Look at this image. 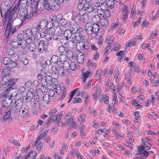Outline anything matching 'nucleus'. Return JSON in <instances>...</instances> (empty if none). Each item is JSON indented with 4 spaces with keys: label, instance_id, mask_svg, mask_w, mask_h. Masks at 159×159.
I'll return each instance as SVG.
<instances>
[{
    "label": "nucleus",
    "instance_id": "1",
    "mask_svg": "<svg viewBox=\"0 0 159 159\" xmlns=\"http://www.w3.org/2000/svg\"><path fill=\"white\" fill-rule=\"evenodd\" d=\"M22 1L23 0H19L17 5H15L13 7H11L7 10L4 14V19L6 20L7 18L8 19L7 26L4 34L5 39L7 41L16 31V28H12L11 21L12 19L13 20L17 17L20 8L19 5L20 2Z\"/></svg>",
    "mask_w": 159,
    "mask_h": 159
},
{
    "label": "nucleus",
    "instance_id": "2",
    "mask_svg": "<svg viewBox=\"0 0 159 159\" xmlns=\"http://www.w3.org/2000/svg\"><path fill=\"white\" fill-rule=\"evenodd\" d=\"M15 83L13 82H2L0 85V90L3 91L7 89L3 93V95L5 97L4 100L7 101V100L10 101L9 102H11L12 93H10L11 90V88L14 85Z\"/></svg>",
    "mask_w": 159,
    "mask_h": 159
},
{
    "label": "nucleus",
    "instance_id": "3",
    "mask_svg": "<svg viewBox=\"0 0 159 159\" xmlns=\"http://www.w3.org/2000/svg\"><path fill=\"white\" fill-rule=\"evenodd\" d=\"M16 103L15 108L16 110L15 112H17L19 111V115L21 117H26L28 115V113L29 110V107L26 105H22L21 102L20 103L18 102L17 101Z\"/></svg>",
    "mask_w": 159,
    "mask_h": 159
},
{
    "label": "nucleus",
    "instance_id": "4",
    "mask_svg": "<svg viewBox=\"0 0 159 159\" xmlns=\"http://www.w3.org/2000/svg\"><path fill=\"white\" fill-rule=\"evenodd\" d=\"M18 58L19 56L17 55L11 56L10 58L5 57L3 59V63L4 65H7L8 67L10 68H13L17 66L16 61Z\"/></svg>",
    "mask_w": 159,
    "mask_h": 159
},
{
    "label": "nucleus",
    "instance_id": "5",
    "mask_svg": "<svg viewBox=\"0 0 159 159\" xmlns=\"http://www.w3.org/2000/svg\"><path fill=\"white\" fill-rule=\"evenodd\" d=\"M40 4V7L39 8L38 7V1L36 0H31V3L30 4V10H34V12H37V10L38 9L39 11H42L43 9H45L46 10H50L51 9L52 10H57L59 9L60 7V6L57 4V5L55 6V5H53V8L51 9H46L45 7H43V6L42 5V3L41 2L40 0H39ZM48 2L51 5H52V4L50 3L49 2Z\"/></svg>",
    "mask_w": 159,
    "mask_h": 159
},
{
    "label": "nucleus",
    "instance_id": "6",
    "mask_svg": "<svg viewBox=\"0 0 159 159\" xmlns=\"http://www.w3.org/2000/svg\"><path fill=\"white\" fill-rule=\"evenodd\" d=\"M64 123L61 122L58 124V126L61 127L63 126H66L71 124V123L74 121L75 119L70 112H68L65 114L64 117Z\"/></svg>",
    "mask_w": 159,
    "mask_h": 159
},
{
    "label": "nucleus",
    "instance_id": "7",
    "mask_svg": "<svg viewBox=\"0 0 159 159\" xmlns=\"http://www.w3.org/2000/svg\"><path fill=\"white\" fill-rule=\"evenodd\" d=\"M60 20V30L61 31H64L69 29L71 27V21H67L65 19L62 18L59 20Z\"/></svg>",
    "mask_w": 159,
    "mask_h": 159
},
{
    "label": "nucleus",
    "instance_id": "8",
    "mask_svg": "<svg viewBox=\"0 0 159 159\" xmlns=\"http://www.w3.org/2000/svg\"><path fill=\"white\" fill-rule=\"evenodd\" d=\"M43 29L38 22L36 27H32V30H33V32L35 33L34 37V39H32L33 40L35 39H39L41 37L43 38V37H42V35L40 33L41 30Z\"/></svg>",
    "mask_w": 159,
    "mask_h": 159
},
{
    "label": "nucleus",
    "instance_id": "9",
    "mask_svg": "<svg viewBox=\"0 0 159 159\" xmlns=\"http://www.w3.org/2000/svg\"><path fill=\"white\" fill-rule=\"evenodd\" d=\"M71 22H73L71 24V27L70 28V30L73 34L76 33V30L79 27L77 26L79 25L80 22L79 19L77 17L75 18L74 20L72 17Z\"/></svg>",
    "mask_w": 159,
    "mask_h": 159
},
{
    "label": "nucleus",
    "instance_id": "10",
    "mask_svg": "<svg viewBox=\"0 0 159 159\" xmlns=\"http://www.w3.org/2000/svg\"><path fill=\"white\" fill-rule=\"evenodd\" d=\"M119 12L121 13V19L122 20H126L128 17V9L126 5H122L120 10Z\"/></svg>",
    "mask_w": 159,
    "mask_h": 159
},
{
    "label": "nucleus",
    "instance_id": "11",
    "mask_svg": "<svg viewBox=\"0 0 159 159\" xmlns=\"http://www.w3.org/2000/svg\"><path fill=\"white\" fill-rule=\"evenodd\" d=\"M7 69H3L2 70L1 72L2 73V81L4 82H11L13 83V81L11 80L9 76L8 75V73L7 72Z\"/></svg>",
    "mask_w": 159,
    "mask_h": 159
},
{
    "label": "nucleus",
    "instance_id": "12",
    "mask_svg": "<svg viewBox=\"0 0 159 159\" xmlns=\"http://www.w3.org/2000/svg\"><path fill=\"white\" fill-rule=\"evenodd\" d=\"M55 32V30L53 28H50L49 29L48 32L45 34L44 35H42V37L45 36L46 39L49 41L52 39V35L54 34Z\"/></svg>",
    "mask_w": 159,
    "mask_h": 159
},
{
    "label": "nucleus",
    "instance_id": "13",
    "mask_svg": "<svg viewBox=\"0 0 159 159\" xmlns=\"http://www.w3.org/2000/svg\"><path fill=\"white\" fill-rule=\"evenodd\" d=\"M85 37L82 34H75V37L72 36V39L74 42L80 43L81 41L84 40Z\"/></svg>",
    "mask_w": 159,
    "mask_h": 159
},
{
    "label": "nucleus",
    "instance_id": "14",
    "mask_svg": "<svg viewBox=\"0 0 159 159\" xmlns=\"http://www.w3.org/2000/svg\"><path fill=\"white\" fill-rule=\"evenodd\" d=\"M81 48L82 50H87L90 47V43L87 39H84L81 42Z\"/></svg>",
    "mask_w": 159,
    "mask_h": 159
},
{
    "label": "nucleus",
    "instance_id": "15",
    "mask_svg": "<svg viewBox=\"0 0 159 159\" xmlns=\"http://www.w3.org/2000/svg\"><path fill=\"white\" fill-rule=\"evenodd\" d=\"M84 10V12H86L90 13L93 12L94 9L93 7L91 5H90L89 3H85L84 7L82 9Z\"/></svg>",
    "mask_w": 159,
    "mask_h": 159
},
{
    "label": "nucleus",
    "instance_id": "16",
    "mask_svg": "<svg viewBox=\"0 0 159 159\" xmlns=\"http://www.w3.org/2000/svg\"><path fill=\"white\" fill-rule=\"evenodd\" d=\"M82 77L83 79V81L85 83L87 79L89 77H91L93 75L92 72L89 70H86L84 72H82Z\"/></svg>",
    "mask_w": 159,
    "mask_h": 159
},
{
    "label": "nucleus",
    "instance_id": "17",
    "mask_svg": "<svg viewBox=\"0 0 159 159\" xmlns=\"http://www.w3.org/2000/svg\"><path fill=\"white\" fill-rule=\"evenodd\" d=\"M37 156V153L35 151H30L27 155L23 157L21 159H35Z\"/></svg>",
    "mask_w": 159,
    "mask_h": 159
},
{
    "label": "nucleus",
    "instance_id": "18",
    "mask_svg": "<svg viewBox=\"0 0 159 159\" xmlns=\"http://www.w3.org/2000/svg\"><path fill=\"white\" fill-rule=\"evenodd\" d=\"M23 33L25 34V36L27 37H33V36L34 37L35 34L33 32L32 29H27L26 30H24L23 31Z\"/></svg>",
    "mask_w": 159,
    "mask_h": 159
},
{
    "label": "nucleus",
    "instance_id": "19",
    "mask_svg": "<svg viewBox=\"0 0 159 159\" xmlns=\"http://www.w3.org/2000/svg\"><path fill=\"white\" fill-rule=\"evenodd\" d=\"M43 7L46 9H51L53 8V5L50 4L48 0H40Z\"/></svg>",
    "mask_w": 159,
    "mask_h": 159
},
{
    "label": "nucleus",
    "instance_id": "20",
    "mask_svg": "<svg viewBox=\"0 0 159 159\" xmlns=\"http://www.w3.org/2000/svg\"><path fill=\"white\" fill-rule=\"evenodd\" d=\"M48 132V131L45 130V131L42 134H40L39 136L35 140L34 143L32 145V147L34 148L36 147L38 145L39 143V141L41 138H43L46 135V133Z\"/></svg>",
    "mask_w": 159,
    "mask_h": 159
},
{
    "label": "nucleus",
    "instance_id": "21",
    "mask_svg": "<svg viewBox=\"0 0 159 159\" xmlns=\"http://www.w3.org/2000/svg\"><path fill=\"white\" fill-rule=\"evenodd\" d=\"M82 13L83 14V15H80L81 16L80 18L81 21L84 23L88 22L89 20V15L85 13V12H83Z\"/></svg>",
    "mask_w": 159,
    "mask_h": 159
},
{
    "label": "nucleus",
    "instance_id": "22",
    "mask_svg": "<svg viewBox=\"0 0 159 159\" xmlns=\"http://www.w3.org/2000/svg\"><path fill=\"white\" fill-rule=\"evenodd\" d=\"M84 0H82V1H81V0H79V2L78 6V9L80 10L79 15H83V14L82 13L84 12V10L82 9L83 8V7H84Z\"/></svg>",
    "mask_w": 159,
    "mask_h": 159
},
{
    "label": "nucleus",
    "instance_id": "23",
    "mask_svg": "<svg viewBox=\"0 0 159 159\" xmlns=\"http://www.w3.org/2000/svg\"><path fill=\"white\" fill-rule=\"evenodd\" d=\"M10 43L11 46L15 49L17 48L19 46L20 43L16 39H11L10 41Z\"/></svg>",
    "mask_w": 159,
    "mask_h": 159
},
{
    "label": "nucleus",
    "instance_id": "24",
    "mask_svg": "<svg viewBox=\"0 0 159 159\" xmlns=\"http://www.w3.org/2000/svg\"><path fill=\"white\" fill-rule=\"evenodd\" d=\"M84 53L80 52H79L77 56V59L78 62L80 64H82L84 63Z\"/></svg>",
    "mask_w": 159,
    "mask_h": 159
},
{
    "label": "nucleus",
    "instance_id": "25",
    "mask_svg": "<svg viewBox=\"0 0 159 159\" xmlns=\"http://www.w3.org/2000/svg\"><path fill=\"white\" fill-rule=\"evenodd\" d=\"M33 90L32 89H30L26 93V96H25L23 98L27 102L28 101V98H32L33 97L34 93L33 92Z\"/></svg>",
    "mask_w": 159,
    "mask_h": 159
},
{
    "label": "nucleus",
    "instance_id": "26",
    "mask_svg": "<svg viewBox=\"0 0 159 159\" xmlns=\"http://www.w3.org/2000/svg\"><path fill=\"white\" fill-rule=\"evenodd\" d=\"M86 115L84 113H81L78 116V120L80 124L86 122Z\"/></svg>",
    "mask_w": 159,
    "mask_h": 159
},
{
    "label": "nucleus",
    "instance_id": "27",
    "mask_svg": "<svg viewBox=\"0 0 159 159\" xmlns=\"http://www.w3.org/2000/svg\"><path fill=\"white\" fill-rule=\"evenodd\" d=\"M85 30L87 33L89 34H91L92 33V25L90 23L86 24Z\"/></svg>",
    "mask_w": 159,
    "mask_h": 159
},
{
    "label": "nucleus",
    "instance_id": "28",
    "mask_svg": "<svg viewBox=\"0 0 159 159\" xmlns=\"http://www.w3.org/2000/svg\"><path fill=\"white\" fill-rule=\"evenodd\" d=\"M100 29V26L97 23H94L92 25V33L97 34L99 31Z\"/></svg>",
    "mask_w": 159,
    "mask_h": 159
},
{
    "label": "nucleus",
    "instance_id": "29",
    "mask_svg": "<svg viewBox=\"0 0 159 159\" xmlns=\"http://www.w3.org/2000/svg\"><path fill=\"white\" fill-rule=\"evenodd\" d=\"M63 35L66 40L69 39L71 37L72 34L70 31L69 29L64 30Z\"/></svg>",
    "mask_w": 159,
    "mask_h": 159
},
{
    "label": "nucleus",
    "instance_id": "30",
    "mask_svg": "<svg viewBox=\"0 0 159 159\" xmlns=\"http://www.w3.org/2000/svg\"><path fill=\"white\" fill-rule=\"evenodd\" d=\"M100 24L102 26H107L109 25V21L108 19L103 18L100 19Z\"/></svg>",
    "mask_w": 159,
    "mask_h": 159
},
{
    "label": "nucleus",
    "instance_id": "31",
    "mask_svg": "<svg viewBox=\"0 0 159 159\" xmlns=\"http://www.w3.org/2000/svg\"><path fill=\"white\" fill-rule=\"evenodd\" d=\"M62 18H63L61 14H59L57 16H56L55 15H52L50 16V19L52 21H56V20L58 21Z\"/></svg>",
    "mask_w": 159,
    "mask_h": 159
},
{
    "label": "nucleus",
    "instance_id": "32",
    "mask_svg": "<svg viewBox=\"0 0 159 159\" xmlns=\"http://www.w3.org/2000/svg\"><path fill=\"white\" fill-rule=\"evenodd\" d=\"M103 5V4H102L100 7L99 8H95L94 9L93 12H97V15H98V16H101V15L103 13V10H101L102 9V7Z\"/></svg>",
    "mask_w": 159,
    "mask_h": 159
},
{
    "label": "nucleus",
    "instance_id": "33",
    "mask_svg": "<svg viewBox=\"0 0 159 159\" xmlns=\"http://www.w3.org/2000/svg\"><path fill=\"white\" fill-rule=\"evenodd\" d=\"M62 63L61 62H59L56 64L54 65H53L52 66V70L53 71H56V70L58 71L59 70V67H60V65L62 64Z\"/></svg>",
    "mask_w": 159,
    "mask_h": 159
},
{
    "label": "nucleus",
    "instance_id": "34",
    "mask_svg": "<svg viewBox=\"0 0 159 159\" xmlns=\"http://www.w3.org/2000/svg\"><path fill=\"white\" fill-rule=\"evenodd\" d=\"M38 49L40 52L42 53L44 50V41L41 40L39 43L38 45Z\"/></svg>",
    "mask_w": 159,
    "mask_h": 159
},
{
    "label": "nucleus",
    "instance_id": "35",
    "mask_svg": "<svg viewBox=\"0 0 159 159\" xmlns=\"http://www.w3.org/2000/svg\"><path fill=\"white\" fill-rule=\"evenodd\" d=\"M106 3H105L110 9L112 8L114 5V0H106Z\"/></svg>",
    "mask_w": 159,
    "mask_h": 159
},
{
    "label": "nucleus",
    "instance_id": "36",
    "mask_svg": "<svg viewBox=\"0 0 159 159\" xmlns=\"http://www.w3.org/2000/svg\"><path fill=\"white\" fill-rule=\"evenodd\" d=\"M38 23L43 29L46 27L48 24V21L46 19H43Z\"/></svg>",
    "mask_w": 159,
    "mask_h": 159
},
{
    "label": "nucleus",
    "instance_id": "37",
    "mask_svg": "<svg viewBox=\"0 0 159 159\" xmlns=\"http://www.w3.org/2000/svg\"><path fill=\"white\" fill-rule=\"evenodd\" d=\"M126 46L125 47L126 49L127 48V47H131L132 46H135L136 44V41L134 39L132 40H130L127 42Z\"/></svg>",
    "mask_w": 159,
    "mask_h": 159
},
{
    "label": "nucleus",
    "instance_id": "38",
    "mask_svg": "<svg viewBox=\"0 0 159 159\" xmlns=\"http://www.w3.org/2000/svg\"><path fill=\"white\" fill-rule=\"evenodd\" d=\"M114 39V38L113 36H108L106 39L105 42L107 43L110 44L113 43Z\"/></svg>",
    "mask_w": 159,
    "mask_h": 159
},
{
    "label": "nucleus",
    "instance_id": "39",
    "mask_svg": "<svg viewBox=\"0 0 159 159\" xmlns=\"http://www.w3.org/2000/svg\"><path fill=\"white\" fill-rule=\"evenodd\" d=\"M131 102L132 105L136 107L140 108L141 107L142 105L139 104L138 102L134 99L132 98Z\"/></svg>",
    "mask_w": 159,
    "mask_h": 159
},
{
    "label": "nucleus",
    "instance_id": "40",
    "mask_svg": "<svg viewBox=\"0 0 159 159\" xmlns=\"http://www.w3.org/2000/svg\"><path fill=\"white\" fill-rule=\"evenodd\" d=\"M59 68L60 69L58 71V73L59 75H61L62 76H63L65 75V74L64 72V69L63 68L62 64L60 65V67H59Z\"/></svg>",
    "mask_w": 159,
    "mask_h": 159
},
{
    "label": "nucleus",
    "instance_id": "41",
    "mask_svg": "<svg viewBox=\"0 0 159 159\" xmlns=\"http://www.w3.org/2000/svg\"><path fill=\"white\" fill-rule=\"evenodd\" d=\"M27 48L28 49H29L32 52H34L36 48L35 44L33 42L30 43V44L28 45Z\"/></svg>",
    "mask_w": 159,
    "mask_h": 159
},
{
    "label": "nucleus",
    "instance_id": "42",
    "mask_svg": "<svg viewBox=\"0 0 159 159\" xmlns=\"http://www.w3.org/2000/svg\"><path fill=\"white\" fill-rule=\"evenodd\" d=\"M68 59L70 61H71L73 58H75V56L74 55L72 51L70 50L68 52L67 54Z\"/></svg>",
    "mask_w": 159,
    "mask_h": 159
},
{
    "label": "nucleus",
    "instance_id": "43",
    "mask_svg": "<svg viewBox=\"0 0 159 159\" xmlns=\"http://www.w3.org/2000/svg\"><path fill=\"white\" fill-rule=\"evenodd\" d=\"M58 56L55 55L52 56L51 59V62L54 63L55 64L58 63L59 62H61L60 61H58Z\"/></svg>",
    "mask_w": 159,
    "mask_h": 159
},
{
    "label": "nucleus",
    "instance_id": "44",
    "mask_svg": "<svg viewBox=\"0 0 159 159\" xmlns=\"http://www.w3.org/2000/svg\"><path fill=\"white\" fill-rule=\"evenodd\" d=\"M61 100H63L67 94V91L64 88H63V90L61 89Z\"/></svg>",
    "mask_w": 159,
    "mask_h": 159
},
{
    "label": "nucleus",
    "instance_id": "45",
    "mask_svg": "<svg viewBox=\"0 0 159 159\" xmlns=\"http://www.w3.org/2000/svg\"><path fill=\"white\" fill-rule=\"evenodd\" d=\"M17 38L20 41L24 40L26 38L24 34H20L17 36Z\"/></svg>",
    "mask_w": 159,
    "mask_h": 159
},
{
    "label": "nucleus",
    "instance_id": "46",
    "mask_svg": "<svg viewBox=\"0 0 159 159\" xmlns=\"http://www.w3.org/2000/svg\"><path fill=\"white\" fill-rule=\"evenodd\" d=\"M58 50L59 52L61 53H64L68 51V49L67 48L64 47L63 46H59L58 48Z\"/></svg>",
    "mask_w": 159,
    "mask_h": 159
},
{
    "label": "nucleus",
    "instance_id": "47",
    "mask_svg": "<svg viewBox=\"0 0 159 159\" xmlns=\"http://www.w3.org/2000/svg\"><path fill=\"white\" fill-rule=\"evenodd\" d=\"M141 19V18H139L136 21L133 22V25L134 27H137L140 25Z\"/></svg>",
    "mask_w": 159,
    "mask_h": 159
},
{
    "label": "nucleus",
    "instance_id": "48",
    "mask_svg": "<svg viewBox=\"0 0 159 159\" xmlns=\"http://www.w3.org/2000/svg\"><path fill=\"white\" fill-rule=\"evenodd\" d=\"M69 68L72 70H75L76 68V65L74 62H71L69 65Z\"/></svg>",
    "mask_w": 159,
    "mask_h": 159
},
{
    "label": "nucleus",
    "instance_id": "49",
    "mask_svg": "<svg viewBox=\"0 0 159 159\" xmlns=\"http://www.w3.org/2000/svg\"><path fill=\"white\" fill-rule=\"evenodd\" d=\"M115 71L116 72L115 73V75H114V79L115 82L116 83L118 82L117 79L119 75V72L118 69L116 70Z\"/></svg>",
    "mask_w": 159,
    "mask_h": 159
},
{
    "label": "nucleus",
    "instance_id": "50",
    "mask_svg": "<svg viewBox=\"0 0 159 159\" xmlns=\"http://www.w3.org/2000/svg\"><path fill=\"white\" fill-rule=\"evenodd\" d=\"M56 90H58L57 88H55L52 90H50L49 95H48L49 96V97H53L55 94V91H56Z\"/></svg>",
    "mask_w": 159,
    "mask_h": 159
},
{
    "label": "nucleus",
    "instance_id": "51",
    "mask_svg": "<svg viewBox=\"0 0 159 159\" xmlns=\"http://www.w3.org/2000/svg\"><path fill=\"white\" fill-rule=\"evenodd\" d=\"M141 48L143 49H145L146 48H147L148 50H150V46L149 44L145 43H142L141 45Z\"/></svg>",
    "mask_w": 159,
    "mask_h": 159
},
{
    "label": "nucleus",
    "instance_id": "52",
    "mask_svg": "<svg viewBox=\"0 0 159 159\" xmlns=\"http://www.w3.org/2000/svg\"><path fill=\"white\" fill-rule=\"evenodd\" d=\"M101 18V16L98 15H94L92 18L93 21L94 22H96L98 21Z\"/></svg>",
    "mask_w": 159,
    "mask_h": 159
},
{
    "label": "nucleus",
    "instance_id": "53",
    "mask_svg": "<svg viewBox=\"0 0 159 159\" xmlns=\"http://www.w3.org/2000/svg\"><path fill=\"white\" fill-rule=\"evenodd\" d=\"M57 108H54L51 109L49 112V115L51 117H53V115L57 112Z\"/></svg>",
    "mask_w": 159,
    "mask_h": 159
},
{
    "label": "nucleus",
    "instance_id": "54",
    "mask_svg": "<svg viewBox=\"0 0 159 159\" xmlns=\"http://www.w3.org/2000/svg\"><path fill=\"white\" fill-rule=\"evenodd\" d=\"M59 59L62 62L66 61V55L64 54H61L59 56Z\"/></svg>",
    "mask_w": 159,
    "mask_h": 159
},
{
    "label": "nucleus",
    "instance_id": "55",
    "mask_svg": "<svg viewBox=\"0 0 159 159\" xmlns=\"http://www.w3.org/2000/svg\"><path fill=\"white\" fill-rule=\"evenodd\" d=\"M34 36H33V37H28V38H27L26 40H24L25 41L24 42L25 43H26L27 44H29V43L30 44V43H31V40H32L33 41L34 40H35L36 39L37 40V39H35L34 40L32 39H34Z\"/></svg>",
    "mask_w": 159,
    "mask_h": 159
},
{
    "label": "nucleus",
    "instance_id": "56",
    "mask_svg": "<svg viewBox=\"0 0 159 159\" xmlns=\"http://www.w3.org/2000/svg\"><path fill=\"white\" fill-rule=\"evenodd\" d=\"M148 155V152L146 151H144L143 153L141 154V159H145Z\"/></svg>",
    "mask_w": 159,
    "mask_h": 159
},
{
    "label": "nucleus",
    "instance_id": "57",
    "mask_svg": "<svg viewBox=\"0 0 159 159\" xmlns=\"http://www.w3.org/2000/svg\"><path fill=\"white\" fill-rule=\"evenodd\" d=\"M9 142L11 143H13L14 145L18 146H20V144L18 141H15L13 139H11L9 140Z\"/></svg>",
    "mask_w": 159,
    "mask_h": 159
},
{
    "label": "nucleus",
    "instance_id": "58",
    "mask_svg": "<svg viewBox=\"0 0 159 159\" xmlns=\"http://www.w3.org/2000/svg\"><path fill=\"white\" fill-rule=\"evenodd\" d=\"M43 98L44 101L47 103H48L50 99L49 96L48 94L45 95L43 97Z\"/></svg>",
    "mask_w": 159,
    "mask_h": 159
},
{
    "label": "nucleus",
    "instance_id": "59",
    "mask_svg": "<svg viewBox=\"0 0 159 159\" xmlns=\"http://www.w3.org/2000/svg\"><path fill=\"white\" fill-rule=\"evenodd\" d=\"M19 46H20L23 49H26L27 48L28 45L27 44L25 43L24 42L20 43H19Z\"/></svg>",
    "mask_w": 159,
    "mask_h": 159
},
{
    "label": "nucleus",
    "instance_id": "60",
    "mask_svg": "<svg viewBox=\"0 0 159 159\" xmlns=\"http://www.w3.org/2000/svg\"><path fill=\"white\" fill-rule=\"evenodd\" d=\"M119 23L118 22L113 23L111 25V28L112 30H114L119 26Z\"/></svg>",
    "mask_w": 159,
    "mask_h": 159
},
{
    "label": "nucleus",
    "instance_id": "61",
    "mask_svg": "<svg viewBox=\"0 0 159 159\" xmlns=\"http://www.w3.org/2000/svg\"><path fill=\"white\" fill-rule=\"evenodd\" d=\"M67 148H66V145L64 144L63 146L62 147V150H60L59 152L61 154H64L65 152L67 151Z\"/></svg>",
    "mask_w": 159,
    "mask_h": 159
},
{
    "label": "nucleus",
    "instance_id": "62",
    "mask_svg": "<svg viewBox=\"0 0 159 159\" xmlns=\"http://www.w3.org/2000/svg\"><path fill=\"white\" fill-rule=\"evenodd\" d=\"M52 77L50 75H46L45 76V80L46 82L48 84H49L51 81Z\"/></svg>",
    "mask_w": 159,
    "mask_h": 159
},
{
    "label": "nucleus",
    "instance_id": "63",
    "mask_svg": "<svg viewBox=\"0 0 159 159\" xmlns=\"http://www.w3.org/2000/svg\"><path fill=\"white\" fill-rule=\"evenodd\" d=\"M25 91V89L24 86L20 87L18 90V92L20 93H24Z\"/></svg>",
    "mask_w": 159,
    "mask_h": 159
},
{
    "label": "nucleus",
    "instance_id": "64",
    "mask_svg": "<svg viewBox=\"0 0 159 159\" xmlns=\"http://www.w3.org/2000/svg\"><path fill=\"white\" fill-rule=\"evenodd\" d=\"M11 114V112L10 111H8L3 116V119L4 120H6L10 117Z\"/></svg>",
    "mask_w": 159,
    "mask_h": 159
}]
</instances>
